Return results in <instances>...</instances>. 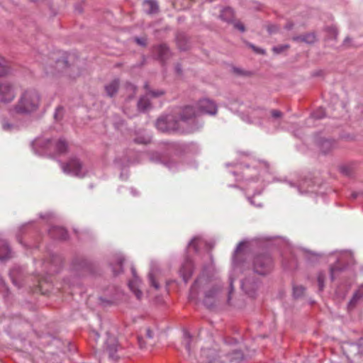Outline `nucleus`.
<instances>
[{"mask_svg": "<svg viewBox=\"0 0 363 363\" xmlns=\"http://www.w3.org/2000/svg\"><path fill=\"white\" fill-rule=\"evenodd\" d=\"M197 116L193 106L186 105L180 107L173 114L157 118L156 127L162 132L191 133L201 127L196 119Z\"/></svg>", "mask_w": 363, "mask_h": 363, "instance_id": "obj_1", "label": "nucleus"}, {"mask_svg": "<svg viewBox=\"0 0 363 363\" xmlns=\"http://www.w3.org/2000/svg\"><path fill=\"white\" fill-rule=\"evenodd\" d=\"M78 62L79 60L74 54L63 52L59 57L55 55L52 57L45 71L48 74H55L57 72L74 79L81 73Z\"/></svg>", "mask_w": 363, "mask_h": 363, "instance_id": "obj_2", "label": "nucleus"}, {"mask_svg": "<svg viewBox=\"0 0 363 363\" xmlns=\"http://www.w3.org/2000/svg\"><path fill=\"white\" fill-rule=\"evenodd\" d=\"M32 146L36 154L46 155L50 157H52L54 151L63 154L67 149V143L62 139L54 142L49 138H37L32 143Z\"/></svg>", "mask_w": 363, "mask_h": 363, "instance_id": "obj_3", "label": "nucleus"}, {"mask_svg": "<svg viewBox=\"0 0 363 363\" xmlns=\"http://www.w3.org/2000/svg\"><path fill=\"white\" fill-rule=\"evenodd\" d=\"M40 104V95L35 89L24 91L18 103L14 106V111L16 113L28 115L35 112Z\"/></svg>", "mask_w": 363, "mask_h": 363, "instance_id": "obj_4", "label": "nucleus"}, {"mask_svg": "<svg viewBox=\"0 0 363 363\" xmlns=\"http://www.w3.org/2000/svg\"><path fill=\"white\" fill-rule=\"evenodd\" d=\"M253 272L261 276L269 274L274 268V260L269 253L256 255L252 260Z\"/></svg>", "mask_w": 363, "mask_h": 363, "instance_id": "obj_5", "label": "nucleus"}, {"mask_svg": "<svg viewBox=\"0 0 363 363\" xmlns=\"http://www.w3.org/2000/svg\"><path fill=\"white\" fill-rule=\"evenodd\" d=\"M63 172L66 174L83 178L87 174V170L82 162L76 157H71L65 163H61Z\"/></svg>", "mask_w": 363, "mask_h": 363, "instance_id": "obj_6", "label": "nucleus"}, {"mask_svg": "<svg viewBox=\"0 0 363 363\" xmlns=\"http://www.w3.org/2000/svg\"><path fill=\"white\" fill-rule=\"evenodd\" d=\"M62 264V258L59 255L48 252V258L43 262V272L48 275H52L60 272Z\"/></svg>", "mask_w": 363, "mask_h": 363, "instance_id": "obj_7", "label": "nucleus"}, {"mask_svg": "<svg viewBox=\"0 0 363 363\" xmlns=\"http://www.w3.org/2000/svg\"><path fill=\"white\" fill-rule=\"evenodd\" d=\"M260 280L254 274L247 275L242 281V289L248 296L255 298L260 286Z\"/></svg>", "mask_w": 363, "mask_h": 363, "instance_id": "obj_8", "label": "nucleus"}, {"mask_svg": "<svg viewBox=\"0 0 363 363\" xmlns=\"http://www.w3.org/2000/svg\"><path fill=\"white\" fill-rule=\"evenodd\" d=\"M196 111V113H198L196 116V119L199 123L203 125L202 123L199 121V117L203 113H207L209 115H216L217 113V106L215 102L209 99H203L198 101L197 106H193Z\"/></svg>", "mask_w": 363, "mask_h": 363, "instance_id": "obj_9", "label": "nucleus"}, {"mask_svg": "<svg viewBox=\"0 0 363 363\" xmlns=\"http://www.w3.org/2000/svg\"><path fill=\"white\" fill-rule=\"evenodd\" d=\"M221 288L218 285H213L204 291L203 304L208 309H214L218 302V295Z\"/></svg>", "mask_w": 363, "mask_h": 363, "instance_id": "obj_10", "label": "nucleus"}, {"mask_svg": "<svg viewBox=\"0 0 363 363\" xmlns=\"http://www.w3.org/2000/svg\"><path fill=\"white\" fill-rule=\"evenodd\" d=\"M72 266L77 271H85L91 274L96 272L95 264L82 256H76L72 260Z\"/></svg>", "mask_w": 363, "mask_h": 363, "instance_id": "obj_11", "label": "nucleus"}, {"mask_svg": "<svg viewBox=\"0 0 363 363\" xmlns=\"http://www.w3.org/2000/svg\"><path fill=\"white\" fill-rule=\"evenodd\" d=\"M14 86L7 81L0 82V101L10 103L15 97Z\"/></svg>", "mask_w": 363, "mask_h": 363, "instance_id": "obj_12", "label": "nucleus"}, {"mask_svg": "<svg viewBox=\"0 0 363 363\" xmlns=\"http://www.w3.org/2000/svg\"><path fill=\"white\" fill-rule=\"evenodd\" d=\"M106 335L107 339L105 342V350L108 352L109 358L116 361L119 359V356L117 354L118 348L119 347L117 339L109 333H106Z\"/></svg>", "mask_w": 363, "mask_h": 363, "instance_id": "obj_13", "label": "nucleus"}, {"mask_svg": "<svg viewBox=\"0 0 363 363\" xmlns=\"http://www.w3.org/2000/svg\"><path fill=\"white\" fill-rule=\"evenodd\" d=\"M13 257V252L8 241L0 238V262H6Z\"/></svg>", "mask_w": 363, "mask_h": 363, "instance_id": "obj_14", "label": "nucleus"}, {"mask_svg": "<svg viewBox=\"0 0 363 363\" xmlns=\"http://www.w3.org/2000/svg\"><path fill=\"white\" fill-rule=\"evenodd\" d=\"M193 270L194 264L192 260L190 258L186 257L179 269V274L185 283H187L191 278L193 274Z\"/></svg>", "mask_w": 363, "mask_h": 363, "instance_id": "obj_15", "label": "nucleus"}, {"mask_svg": "<svg viewBox=\"0 0 363 363\" xmlns=\"http://www.w3.org/2000/svg\"><path fill=\"white\" fill-rule=\"evenodd\" d=\"M301 251L305 260L311 265H315L318 264L320 259L323 257V254L306 250L305 248L301 249Z\"/></svg>", "mask_w": 363, "mask_h": 363, "instance_id": "obj_16", "label": "nucleus"}, {"mask_svg": "<svg viewBox=\"0 0 363 363\" xmlns=\"http://www.w3.org/2000/svg\"><path fill=\"white\" fill-rule=\"evenodd\" d=\"M155 50L157 59L164 64L171 57V52L169 47L166 44H161L155 47Z\"/></svg>", "mask_w": 363, "mask_h": 363, "instance_id": "obj_17", "label": "nucleus"}, {"mask_svg": "<svg viewBox=\"0 0 363 363\" xmlns=\"http://www.w3.org/2000/svg\"><path fill=\"white\" fill-rule=\"evenodd\" d=\"M244 246H245V242H240L238 245V246L234 252L233 257V264L235 267H239L245 260V255L242 251V248Z\"/></svg>", "mask_w": 363, "mask_h": 363, "instance_id": "obj_18", "label": "nucleus"}, {"mask_svg": "<svg viewBox=\"0 0 363 363\" xmlns=\"http://www.w3.org/2000/svg\"><path fill=\"white\" fill-rule=\"evenodd\" d=\"M48 234L50 238L56 240H65L68 238L67 230L59 226L51 227L48 231Z\"/></svg>", "mask_w": 363, "mask_h": 363, "instance_id": "obj_19", "label": "nucleus"}, {"mask_svg": "<svg viewBox=\"0 0 363 363\" xmlns=\"http://www.w3.org/2000/svg\"><path fill=\"white\" fill-rule=\"evenodd\" d=\"M9 275L14 285H16L18 288L22 286L23 274V269L21 267H14L10 271Z\"/></svg>", "mask_w": 363, "mask_h": 363, "instance_id": "obj_20", "label": "nucleus"}, {"mask_svg": "<svg viewBox=\"0 0 363 363\" xmlns=\"http://www.w3.org/2000/svg\"><path fill=\"white\" fill-rule=\"evenodd\" d=\"M176 43L182 51H186L190 48L189 39L185 33L179 31L176 35Z\"/></svg>", "mask_w": 363, "mask_h": 363, "instance_id": "obj_21", "label": "nucleus"}, {"mask_svg": "<svg viewBox=\"0 0 363 363\" xmlns=\"http://www.w3.org/2000/svg\"><path fill=\"white\" fill-rule=\"evenodd\" d=\"M335 141L333 139L320 138L317 140V144L318 145L321 152L324 154L328 153L335 147Z\"/></svg>", "mask_w": 363, "mask_h": 363, "instance_id": "obj_22", "label": "nucleus"}, {"mask_svg": "<svg viewBox=\"0 0 363 363\" xmlns=\"http://www.w3.org/2000/svg\"><path fill=\"white\" fill-rule=\"evenodd\" d=\"M295 42H303L307 44H313L316 41V35L315 32L306 33L302 35L292 37Z\"/></svg>", "mask_w": 363, "mask_h": 363, "instance_id": "obj_23", "label": "nucleus"}, {"mask_svg": "<svg viewBox=\"0 0 363 363\" xmlns=\"http://www.w3.org/2000/svg\"><path fill=\"white\" fill-rule=\"evenodd\" d=\"M227 358L231 363H240L245 359V355L241 350H234L226 354Z\"/></svg>", "mask_w": 363, "mask_h": 363, "instance_id": "obj_24", "label": "nucleus"}, {"mask_svg": "<svg viewBox=\"0 0 363 363\" xmlns=\"http://www.w3.org/2000/svg\"><path fill=\"white\" fill-rule=\"evenodd\" d=\"M119 89V79H115L105 86V91L109 97L115 96Z\"/></svg>", "mask_w": 363, "mask_h": 363, "instance_id": "obj_25", "label": "nucleus"}, {"mask_svg": "<svg viewBox=\"0 0 363 363\" xmlns=\"http://www.w3.org/2000/svg\"><path fill=\"white\" fill-rule=\"evenodd\" d=\"M143 9L147 14H154L158 11V5L152 0H145L143 1Z\"/></svg>", "mask_w": 363, "mask_h": 363, "instance_id": "obj_26", "label": "nucleus"}, {"mask_svg": "<svg viewBox=\"0 0 363 363\" xmlns=\"http://www.w3.org/2000/svg\"><path fill=\"white\" fill-rule=\"evenodd\" d=\"M234 18L233 10L230 7H226L221 11L220 18L226 22H232Z\"/></svg>", "mask_w": 363, "mask_h": 363, "instance_id": "obj_27", "label": "nucleus"}, {"mask_svg": "<svg viewBox=\"0 0 363 363\" xmlns=\"http://www.w3.org/2000/svg\"><path fill=\"white\" fill-rule=\"evenodd\" d=\"M201 279H197L194 281V284L191 286L189 298L191 301H195L198 299V288L200 286Z\"/></svg>", "mask_w": 363, "mask_h": 363, "instance_id": "obj_28", "label": "nucleus"}, {"mask_svg": "<svg viewBox=\"0 0 363 363\" xmlns=\"http://www.w3.org/2000/svg\"><path fill=\"white\" fill-rule=\"evenodd\" d=\"M137 106L139 111L145 112L150 108L151 104L149 99L146 96H143L138 100Z\"/></svg>", "mask_w": 363, "mask_h": 363, "instance_id": "obj_29", "label": "nucleus"}, {"mask_svg": "<svg viewBox=\"0 0 363 363\" xmlns=\"http://www.w3.org/2000/svg\"><path fill=\"white\" fill-rule=\"evenodd\" d=\"M124 258L122 256H119L116 259V264L112 266L113 274L115 277L119 275L123 272V264L124 262Z\"/></svg>", "mask_w": 363, "mask_h": 363, "instance_id": "obj_30", "label": "nucleus"}, {"mask_svg": "<svg viewBox=\"0 0 363 363\" xmlns=\"http://www.w3.org/2000/svg\"><path fill=\"white\" fill-rule=\"evenodd\" d=\"M340 172L347 177H352L354 173V167L353 164H344L340 167Z\"/></svg>", "mask_w": 363, "mask_h": 363, "instance_id": "obj_31", "label": "nucleus"}, {"mask_svg": "<svg viewBox=\"0 0 363 363\" xmlns=\"http://www.w3.org/2000/svg\"><path fill=\"white\" fill-rule=\"evenodd\" d=\"M363 298V284L359 288V289L354 293L352 299L349 303V307L354 308L355 307L357 301L360 299Z\"/></svg>", "mask_w": 363, "mask_h": 363, "instance_id": "obj_32", "label": "nucleus"}, {"mask_svg": "<svg viewBox=\"0 0 363 363\" xmlns=\"http://www.w3.org/2000/svg\"><path fill=\"white\" fill-rule=\"evenodd\" d=\"M202 354L206 357L208 363H213L218 357L216 351L212 349L202 350Z\"/></svg>", "mask_w": 363, "mask_h": 363, "instance_id": "obj_33", "label": "nucleus"}, {"mask_svg": "<svg viewBox=\"0 0 363 363\" xmlns=\"http://www.w3.org/2000/svg\"><path fill=\"white\" fill-rule=\"evenodd\" d=\"M344 270V267L340 266L339 263L330 266V277L332 281L335 279V277L339 275Z\"/></svg>", "mask_w": 363, "mask_h": 363, "instance_id": "obj_34", "label": "nucleus"}, {"mask_svg": "<svg viewBox=\"0 0 363 363\" xmlns=\"http://www.w3.org/2000/svg\"><path fill=\"white\" fill-rule=\"evenodd\" d=\"M11 72V69L7 61L4 59L0 60V77H5Z\"/></svg>", "mask_w": 363, "mask_h": 363, "instance_id": "obj_35", "label": "nucleus"}, {"mask_svg": "<svg viewBox=\"0 0 363 363\" xmlns=\"http://www.w3.org/2000/svg\"><path fill=\"white\" fill-rule=\"evenodd\" d=\"M325 31L327 34V38L330 40H336L337 35H338V30L336 27L335 26H326L325 28Z\"/></svg>", "mask_w": 363, "mask_h": 363, "instance_id": "obj_36", "label": "nucleus"}, {"mask_svg": "<svg viewBox=\"0 0 363 363\" xmlns=\"http://www.w3.org/2000/svg\"><path fill=\"white\" fill-rule=\"evenodd\" d=\"M306 289L302 285H293V296L295 298H299L304 294Z\"/></svg>", "mask_w": 363, "mask_h": 363, "instance_id": "obj_37", "label": "nucleus"}, {"mask_svg": "<svg viewBox=\"0 0 363 363\" xmlns=\"http://www.w3.org/2000/svg\"><path fill=\"white\" fill-rule=\"evenodd\" d=\"M65 113V108L62 106H58L54 114V118L56 121H60L62 119Z\"/></svg>", "mask_w": 363, "mask_h": 363, "instance_id": "obj_38", "label": "nucleus"}, {"mask_svg": "<svg viewBox=\"0 0 363 363\" xmlns=\"http://www.w3.org/2000/svg\"><path fill=\"white\" fill-rule=\"evenodd\" d=\"M151 138L148 135H137L134 138V142L138 144H147L150 142Z\"/></svg>", "mask_w": 363, "mask_h": 363, "instance_id": "obj_39", "label": "nucleus"}, {"mask_svg": "<svg viewBox=\"0 0 363 363\" xmlns=\"http://www.w3.org/2000/svg\"><path fill=\"white\" fill-rule=\"evenodd\" d=\"M36 278H37V281H38V285L36 286V287L38 288V289H39V291H41L42 290V283L43 281L48 283L49 281V277L48 276H43L39 273H38L36 274Z\"/></svg>", "mask_w": 363, "mask_h": 363, "instance_id": "obj_40", "label": "nucleus"}, {"mask_svg": "<svg viewBox=\"0 0 363 363\" xmlns=\"http://www.w3.org/2000/svg\"><path fill=\"white\" fill-rule=\"evenodd\" d=\"M311 116L315 119H318V120L321 119L325 116V111L324 108H323L322 107H320V108H317L315 111H314L312 113Z\"/></svg>", "mask_w": 363, "mask_h": 363, "instance_id": "obj_41", "label": "nucleus"}, {"mask_svg": "<svg viewBox=\"0 0 363 363\" xmlns=\"http://www.w3.org/2000/svg\"><path fill=\"white\" fill-rule=\"evenodd\" d=\"M325 274L323 272H320L318 274V285L319 291H322L324 289V281H325Z\"/></svg>", "mask_w": 363, "mask_h": 363, "instance_id": "obj_42", "label": "nucleus"}, {"mask_svg": "<svg viewBox=\"0 0 363 363\" xmlns=\"http://www.w3.org/2000/svg\"><path fill=\"white\" fill-rule=\"evenodd\" d=\"M148 279H149L150 284L152 287H154L155 289H160V284L156 281V279L155 277V274H154V272L152 270L149 273Z\"/></svg>", "mask_w": 363, "mask_h": 363, "instance_id": "obj_43", "label": "nucleus"}, {"mask_svg": "<svg viewBox=\"0 0 363 363\" xmlns=\"http://www.w3.org/2000/svg\"><path fill=\"white\" fill-rule=\"evenodd\" d=\"M2 128L6 131H11L15 128V125L13 123H10L6 119H3L1 121Z\"/></svg>", "mask_w": 363, "mask_h": 363, "instance_id": "obj_44", "label": "nucleus"}, {"mask_svg": "<svg viewBox=\"0 0 363 363\" xmlns=\"http://www.w3.org/2000/svg\"><path fill=\"white\" fill-rule=\"evenodd\" d=\"M289 48V45H279L277 46L273 47L272 50L276 54H281V53L285 52L286 50H287Z\"/></svg>", "mask_w": 363, "mask_h": 363, "instance_id": "obj_45", "label": "nucleus"}, {"mask_svg": "<svg viewBox=\"0 0 363 363\" xmlns=\"http://www.w3.org/2000/svg\"><path fill=\"white\" fill-rule=\"evenodd\" d=\"M266 28L269 35L277 33L279 30V27L276 24H268Z\"/></svg>", "mask_w": 363, "mask_h": 363, "instance_id": "obj_46", "label": "nucleus"}, {"mask_svg": "<svg viewBox=\"0 0 363 363\" xmlns=\"http://www.w3.org/2000/svg\"><path fill=\"white\" fill-rule=\"evenodd\" d=\"M350 347L357 350V353H363V337L359 340L358 345L352 344Z\"/></svg>", "mask_w": 363, "mask_h": 363, "instance_id": "obj_47", "label": "nucleus"}, {"mask_svg": "<svg viewBox=\"0 0 363 363\" xmlns=\"http://www.w3.org/2000/svg\"><path fill=\"white\" fill-rule=\"evenodd\" d=\"M233 26L235 29L239 30L240 32L246 30L245 25L240 21H236L233 23Z\"/></svg>", "mask_w": 363, "mask_h": 363, "instance_id": "obj_48", "label": "nucleus"}, {"mask_svg": "<svg viewBox=\"0 0 363 363\" xmlns=\"http://www.w3.org/2000/svg\"><path fill=\"white\" fill-rule=\"evenodd\" d=\"M134 42H135L138 45L145 47L147 45V38H139L135 37L133 38Z\"/></svg>", "mask_w": 363, "mask_h": 363, "instance_id": "obj_49", "label": "nucleus"}, {"mask_svg": "<svg viewBox=\"0 0 363 363\" xmlns=\"http://www.w3.org/2000/svg\"><path fill=\"white\" fill-rule=\"evenodd\" d=\"M84 4V1L83 0H81L75 4L74 5V11L75 12L78 13H82L83 12V4Z\"/></svg>", "mask_w": 363, "mask_h": 363, "instance_id": "obj_50", "label": "nucleus"}, {"mask_svg": "<svg viewBox=\"0 0 363 363\" xmlns=\"http://www.w3.org/2000/svg\"><path fill=\"white\" fill-rule=\"evenodd\" d=\"M149 94L154 98H157L164 95V91L162 90H149Z\"/></svg>", "mask_w": 363, "mask_h": 363, "instance_id": "obj_51", "label": "nucleus"}, {"mask_svg": "<svg viewBox=\"0 0 363 363\" xmlns=\"http://www.w3.org/2000/svg\"><path fill=\"white\" fill-rule=\"evenodd\" d=\"M197 238H194L189 243L188 248H193L194 252H198V247L196 245Z\"/></svg>", "mask_w": 363, "mask_h": 363, "instance_id": "obj_52", "label": "nucleus"}, {"mask_svg": "<svg viewBox=\"0 0 363 363\" xmlns=\"http://www.w3.org/2000/svg\"><path fill=\"white\" fill-rule=\"evenodd\" d=\"M125 87L127 91H133V94L135 93L137 87L133 84L132 83L127 82L125 84Z\"/></svg>", "mask_w": 363, "mask_h": 363, "instance_id": "obj_53", "label": "nucleus"}, {"mask_svg": "<svg viewBox=\"0 0 363 363\" xmlns=\"http://www.w3.org/2000/svg\"><path fill=\"white\" fill-rule=\"evenodd\" d=\"M271 115L274 118L278 119L282 117L283 113L279 110L273 109L271 111Z\"/></svg>", "mask_w": 363, "mask_h": 363, "instance_id": "obj_54", "label": "nucleus"}, {"mask_svg": "<svg viewBox=\"0 0 363 363\" xmlns=\"http://www.w3.org/2000/svg\"><path fill=\"white\" fill-rule=\"evenodd\" d=\"M233 290L234 289H233V280L230 279V290L228 291V299H227V303L228 305H230L231 294H233Z\"/></svg>", "mask_w": 363, "mask_h": 363, "instance_id": "obj_55", "label": "nucleus"}, {"mask_svg": "<svg viewBox=\"0 0 363 363\" xmlns=\"http://www.w3.org/2000/svg\"><path fill=\"white\" fill-rule=\"evenodd\" d=\"M225 342L228 345H236L238 340L234 337H227L225 338Z\"/></svg>", "mask_w": 363, "mask_h": 363, "instance_id": "obj_56", "label": "nucleus"}, {"mask_svg": "<svg viewBox=\"0 0 363 363\" xmlns=\"http://www.w3.org/2000/svg\"><path fill=\"white\" fill-rule=\"evenodd\" d=\"M152 160H155L159 162H162V157L160 154L156 153L152 156Z\"/></svg>", "mask_w": 363, "mask_h": 363, "instance_id": "obj_57", "label": "nucleus"}, {"mask_svg": "<svg viewBox=\"0 0 363 363\" xmlns=\"http://www.w3.org/2000/svg\"><path fill=\"white\" fill-rule=\"evenodd\" d=\"M30 2L35 3V4H40V3H46L48 5L50 6V0H29Z\"/></svg>", "mask_w": 363, "mask_h": 363, "instance_id": "obj_58", "label": "nucleus"}, {"mask_svg": "<svg viewBox=\"0 0 363 363\" xmlns=\"http://www.w3.org/2000/svg\"><path fill=\"white\" fill-rule=\"evenodd\" d=\"M175 72L178 74H182V65L180 63H177L175 65Z\"/></svg>", "mask_w": 363, "mask_h": 363, "instance_id": "obj_59", "label": "nucleus"}, {"mask_svg": "<svg viewBox=\"0 0 363 363\" xmlns=\"http://www.w3.org/2000/svg\"><path fill=\"white\" fill-rule=\"evenodd\" d=\"M40 217L42 219H49L52 217V214L51 213H46L45 214H40Z\"/></svg>", "mask_w": 363, "mask_h": 363, "instance_id": "obj_60", "label": "nucleus"}, {"mask_svg": "<svg viewBox=\"0 0 363 363\" xmlns=\"http://www.w3.org/2000/svg\"><path fill=\"white\" fill-rule=\"evenodd\" d=\"M146 337L150 339H152L153 337V332L150 328H147Z\"/></svg>", "mask_w": 363, "mask_h": 363, "instance_id": "obj_61", "label": "nucleus"}, {"mask_svg": "<svg viewBox=\"0 0 363 363\" xmlns=\"http://www.w3.org/2000/svg\"><path fill=\"white\" fill-rule=\"evenodd\" d=\"M255 113H257L259 117H262L264 115V110L262 108H257L253 111Z\"/></svg>", "mask_w": 363, "mask_h": 363, "instance_id": "obj_62", "label": "nucleus"}, {"mask_svg": "<svg viewBox=\"0 0 363 363\" xmlns=\"http://www.w3.org/2000/svg\"><path fill=\"white\" fill-rule=\"evenodd\" d=\"M294 23L291 21H289L284 26V28L286 30H291L294 28Z\"/></svg>", "mask_w": 363, "mask_h": 363, "instance_id": "obj_63", "label": "nucleus"}, {"mask_svg": "<svg viewBox=\"0 0 363 363\" xmlns=\"http://www.w3.org/2000/svg\"><path fill=\"white\" fill-rule=\"evenodd\" d=\"M254 51L256 53L261 54V55H264L266 53L264 50H263L260 48H257V47H256V48H255V50H254Z\"/></svg>", "mask_w": 363, "mask_h": 363, "instance_id": "obj_64", "label": "nucleus"}]
</instances>
